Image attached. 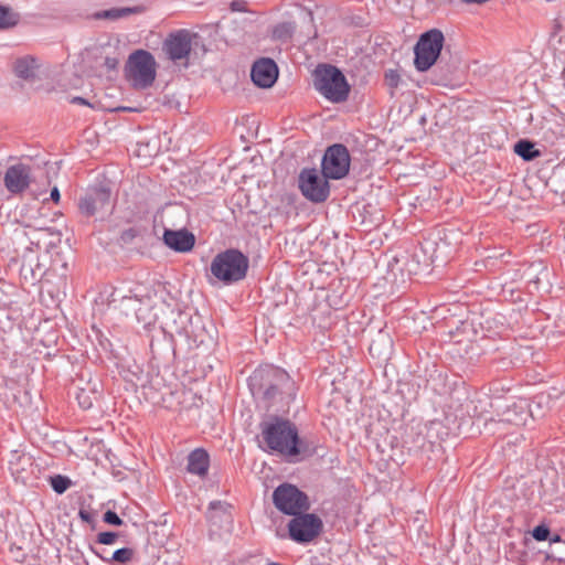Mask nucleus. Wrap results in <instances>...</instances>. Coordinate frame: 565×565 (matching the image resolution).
Returning a JSON list of instances; mask_svg holds the SVG:
<instances>
[{"mask_svg":"<svg viewBox=\"0 0 565 565\" xmlns=\"http://www.w3.org/2000/svg\"><path fill=\"white\" fill-rule=\"evenodd\" d=\"M260 433L266 450L279 454L290 461L296 458L311 457L316 454V445L307 438H300L297 426L289 419L273 416L268 420L262 422Z\"/></svg>","mask_w":565,"mask_h":565,"instance_id":"f257e3e1","label":"nucleus"},{"mask_svg":"<svg viewBox=\"0 0 565 565\" xmlns=\"http://www.w3.org/2000/svg\"><path fill=\"white\" fill-rule=\"evenodd\" d=\"M253 393L262 394L269 403L288 405L296 397L297 387L289 374L279 367L267 366L250 376Z\"/></svg>","mask_w":565,"mask_h":565,"instance_id":"f03ea898","label":"nucleus"},{"mask_svg":"<svg viewBox=\"0 0 565 565\" xmlns=\"http://www.w3.org/2000/svg\"><path fill=\"white\" fill-rule=\"evenodd\" d=\"M140 286L126 290L124 287H115L109 294L108 305L120 310L126 316L134 313L139 322L150 324L156 317L152 312L154 301L150 294H141Z\"/></svg>","mask_w":565,"mask_h":565,"instance_id":"7ed1b4c3","label":"nucleus"},{"mask_svg":"<svg viewBox=\"0 0 565 565\" xmlns=\"http://www.w3.org/2000/svg\"><path fill=\"white\" fill-rule=\"evenodd\" d=\"M248 267V257L238 249L230 248L215 255L210 270L224 285H232L246 277Z\"/></svg>","mask_w":565,"mask_h":565,"instance_id":"20e7f679","label":"nucleus"},{"mask_svg":"<svg viewBox=\"0 0 565 565\" xmlns=\"http://www.w3.org/2000/svg\"><path fill=\"white\" fill-rule=\"evenodd\" d=\"M315 88L332 103H343L350 94V85L343 73L330 64H320L313 72Z\"/></svg>","mask_w":565,"mask_h":565,"instance_id":"39448f33","label":"nucleus"},{"mask_svg":"<svg viewBox=\"0 0 565 565\" xmlns=\"http://www.w3.org/2000/svg\"><path fill=\"white\" fill-rule=\"evenodd\" d=\"M126 78L136 89H146L150 87L157 74V63L153 55L146 50H137L128 57L126 67Z\"/></svg>","mask_w":565,"mask_h":565,"instance_id":"423d86ee","label":"nucleus"},{"mask_svg":"<svg viewBox=\"0 0 565 565\" xmlns=\"http://www.w3.org/2000/svg\"><path fill=\"white\" fill-rule=\"evenodd\" d=\"M444 42V33L439 29H431L420 34L414 47V65L417 71L426 72L437 62Z\"/></svg>","mask_w":565,"mask_h":565,"instance_id":"0eeeda50","label":"nucleus"},{"mask_svg":"<svg viewBox=\"0 0 565 565\" xmlns=\"http://www.w3.org/2000/svg\"><path fill=\"white\" fill-rule=\"evenodd\" d=\"M200 36L188 30L175 31L164 40L162 50L168 58L173 63H179L184 67L189 66V57L193 45H198Z\"/></svg>","mask_w":565,"mask_h":565,"instance_id":"6e6552de","label":"nucleus"},{"mask_svg":"<svg viewBox=\"0 0 565 565\" xmlns=\"http://www.w3.org/2000/svg\"><path fill=\"white\" fill-rule=\"evenodd\" d=\"M273 501L275 507L287 515H298L309 509L307 494L290 483L277 487L273 493Z\"/></svg>","mask_w":565,"mask_h":565,"instance_id":"1a4fd4ad","label":"nucleus"},{"mask_svg":"<svg viewBox=\"0 0 565 565\" xmlns=\"http://www.w3.org/2000/svg\"><path fill=\"white\" fill-rule=\"evenodd\" d=\"M328 180L329 178L323 177V173L320 174L316 168H305L299 173V189L307 200L313 203H322L330 195Z\"/></svg>","mask_w":565,"mask_h":565,"instance_id":"9d476101","label":"nucleus"},{"mask_svg":"<svg viewBox=\"0 0 565 565\" xmlns=\"http://www.w3.org/2000/svg\"><path fill=\"white\" fill-rule=\"evenodd\" d=\"M350 162L348 148L342 143H334L328 147L323 154L321 173L331 180H340L349 173Z\"/></svg>","mask_w":565,"mask_h":565,"instance_id":"9b49d317","label":"nucleus"},{"mask_svg":"<svg viewBox=\"0 0 565 565\" xmlns=\"http://www.w3.org/2000/svg\"><path fill=\"white\" fill-rule=\"evenodd\" d=\"M111 202V189L105 183L90 185L77 202L82 215L90 217L106 210Z\"/></svg>","mask_w":565,"mask_h":565,"instance_id":"f8f14e48","label":"nucleus"},{"mask_svg":"<svg viewBox=\"0 0 565 565\" xmlns=\"http://www.w3.org/2000/svg\"><path fill=\"white\" fill-rule=\"evenodd\" d=\"M288 524L289 535L297 543H308L315 540L322 531L321 519L312 513L294 515Z\"/></svg>","mask_w":565,"mask_h":565,"instance_id":"ddd939ff","label":"nucleus"},{"mask_svg":"<svg viewBox=\"0 0 565 565\" xmlns=\"http://www.w3.org/2000/svg\"><path fill=\"white\" fill-rule=\"evenodd\" d=\"M31 172V168L24 163L10 166L3 178L6 189L12 194L22 193L32 181Z\"/></svg>","mask_w":565,"mask_h":565,"instance_id":"4468645a","label":"nucleus"},{"mask_svg":"<svg viewBox=\"0 0 565 565\" xmlns=\"http://www.w3.org/2000/svg\"><path fill=\"white\" fill-rule=\"evenodd\" d=\"M250 76L256 86L269 88L278 77L277 64L271 58L263 57L254 63Z\"/></svg>","mask_w":565,"mask_h":565,"instance_id":"2eb2a0df","label":"nucleus"},{"mask_svg":"<svg viewBox=\"0 0 565 565\" xmlns=\"http://www.w3.org/2000/svg\"><path fill=\"white\" fill-rule=\"evenodd\" d=\"M163 242L169 248L175 252L186 253L193 248L195 237L188 230L173 231L166 228L163 233Z\"/></svg>","mask_w":565,"mask_h":565,"instance_id":"dca6fc26","label":"nucleus"},{"mask_svg":"<svg viewBox=\"0 0 565 565\" xmlns=\"http://www.w3.org/2000/svg\"><path fill=\"white\" fill-rule=\"evenodd\" d=\"M532 415L525 401L514 402L503 412L500 422L514 426H523L526 424L527 417Z\"/></svg>","mask_w":565,"mask_h":565,"instance_id":"f3484780","label":"nucleus"},{"mask_svg":"<svg viewBox=\"0 0 565 565\" xmlns=\"http://www.w3.org/2000/svg\"><path fill=\"white\" fill-rule=\"evenodd\" d=\"M210 457L203 448H196L188 457V471L199 477H205L209 471Z\"/></svg>","mask_w":565,"mask_h":565,"instance_id":"a211bd4d","label":"nucleus"},{"mask_svg":"<svg viewBox=\"0 0 565 565\" xmlns=\"http://www.w3.org/2000/svg\"><path fill=\"white\" fill-rule=\"evenodd\" d=\"M95 554L106 563L125 565L132 561L135 551L130 547H122L115 551L109 557L102 556L98 552H95Z\"/></svg>","mask_w":565,"mask_h":565,"instance_id":"6ab92c4d","label":"nucleus"},{"mask_svg":"<svg viewBox=\"0 0 565 565\" xmlns=\"http://www.w3.org/2000/svg\"><path fill=\"white\" fill-rule=\"evenodd\" d=\"M514 152L525 161H531L540 156V151L529 140H519L514 146Z\"/></svg>","mask_w":565,"mask_h":565,"instance_id":"aec40b11","label":"nucleus"},{"mask_svg":"<svg viewBox=\"0 0 565 565\" xmlns=\"http://www.w3.org/2000/svg\"><path fill=\"white\" fill-rule=\"evenodd\" d=\"M34 58L22 57L17 60L14 64V72L20 78H31L34 75Z\"/></svg>","mask_w":565,"mask_h":565,"instance_id":"412c9836","label":"nucleus"},{"mask_svg":"<svg viewBox=\"0 0 565 565\" xmlns=\"http://www.w3.org/2000/svg\"><path fill=\"white\" fill-rule=\"evenodd\" d=\"M20 17L9 7L0 4V30H8L19 23Z\"/></svg>","mask_w":565,"mask_h":565,"instance_id":"4be33fe9","label":"nucleus"},{"mask_svg":"<svg viewBox=\"0 0 565 565\" xmlns=\"http://www.w3.org/2000/svg\"><path fill=\"white\" fill-rule=\"evenodd\" d=\"M296 31L295 22H282L275 26L273 35L278 40H289L292 38Z\"/></svg>","mask_w":565,"mask_h":565,"instance_id":"5701e85b","label":"nucleus"},{"mask_svg":"<svg viewBox=\"0 0 565 565\" xmlns=\"http://www.w3.org/2000/svg\"><path fill=\"white\" fill-rule=\"evenodd\" d=\"M50 483L53 490L58 494L64 493L72 484L71 480L67 477L61 475L51 477Z\"/></svg>","mask_w":565,"mask_h":565,"instance_id":"b1692460","label":"nucleus"},{"mask_svg":"<svg viewBox=\"0 0 565 565\" xmlns=\"http://www.w3.org/2000/svg\"><path fill=\"white\" fill-rule=\"evenodd\" d=\"M131 12L132 9L130 8L110 9L103 11V13L98 14V17L110 20H117L119 18L129 15Z\"/></svg>","mask_w":565,"mask_h":565,"instance_id":"393cba45","label":"nucleus"},{"mask_svg":"<svg viewBox=\"0 0 565 565\" xmlns=\"http://www.w3.org/2000/svg\"><path fill=\"white\" fill-rule=\"evenodd\" d=\"M385 83L386 85L394 89L399 85L401 76L397 71L395 70H388L385 72Z\"/></svg>","mask_w":565,"mask_h":565,"instance_id":"a878e982","label":"nucleus"},{"mask_svg":"<svg viewBox=\"0 0 565 565\" xmlns=\"http://www.w3.org/2000/svg\"><path fill=\"white\" fill-rule=\"evenodd\" d=\"M550 533L551 531L548 526H546L545 524H540L533 529L532 536L534 537V540L542 542L548 539Z\"/></svg>","mask_w":565,"mask_h":565,"instance_id":"bb28decb","label":"nucleus"},{"mask_svg":"<svg viewBox=\"0 0 565 565\" xmlns=\"http://www.w3.org/2000/svg\"><path fill=\"white\" fill-rule=\"evenodd\" d=\"M118 539V533L116 532H100L97 534L96 542L104 545L114 544Z\"/></svg>","mask_w":565,"mask_h":565,"instance_id":"cd10ccee","label":"nucleus"},{"mask_svg":"<svg viewBox=\"0 0 565 565\" xmlns=\"http://www.w3.org/2000/svg\"><path fill=\"white\" fill-rule=\"evenodd\" d=\"M76 399L78 402V405L83 408V409H88L93 406V402H92V398L90 396L88 395V393L85 391V390H81L77 395H76Z\"/></svg>","mask_w":565,"mask_h":565,"instance_id":"c85d7f7f","label":"nucleus"},{"mask_svg":"<svg viewBox=\"0 0 565 565\" xmlns=\"http://www.w3.org/2000/svg\"><path fill=\"white\" fill-rule=\"evenodd\" d=\"M9 552L11 554V557L17 562H24L28 556V553L23 547L15 546L14 544L10 546Z\"/></svg>","mask_w":565,"mask_h":565,"instance_id":"c756f323","label":"nucleus"},{"mask_svg":"<svg viewBox=\"0 0 565 565\" xmlns=\"http://www.w3.org/2000/svg\"><path fill=\"white\" fill-rule=\"evenodd\" d=\"M103 520L105 523L116 526H119L124 523L122 520L118 516V514L111 510H107L104 513Z\"/></svg>","mask_w":565,"mask_h":565,"instance_id":"7c9ffc66","label":"nucleus"},{"mask_svg":"<svg viewBox=\"0 0 565 565\" xmlns=\"http://www.w3.org/2000/svg\"><path fill=\"white\" fill-rule=\"evenodd\" d=\"M119 64V60L116 56H106L104 61V65L107 70L114 71L117 68Z\"/></svg>","mask_w":565,"mask_h":565,"instance_id":"2f4dec72","label":"nucleus"},{"mask_svg":"<svg viewBox=\"0 0 565 565\" xmlns=\"http://www.w3.org/2000/svg\"><path fill=\"white\" fill-rule=\"evenodd\" d=\"M227 507H228V504L226 502H223V501H220V500H215V501H211L210 502L209 510H222V511H225Z\"/></svg>","mask_w":565,"mask_h":565,"instance_id":"473e14b6","label":"nucleus"},{"mask_svg":"<svg viewBox=\"0 0 565 565\" xmlns=\"http://www.w3.org/2000/svg\"><path fill=\"white\" fill-rule=\"evenodd\" d=\"M245 4L243 0H234L231 2V10L236 12L245 11Z\"/></svg>","mask_w":565,"mask_h":565,"instance_id":"72a5a7b5","label":"nucleus"},{"mask_svg":"<svg viewBox=\"0 0 565 565\" xmlns=\"http://www.w3.org/2000/svg\"><path fill=\"white\" fill-rule=\"evenodd\" d=\"M78 515H79L81 520L84 522L90 523L93 521L90 513L84 509L79 510Z\"/></svg>","mask_w":565,"mask_h":565,"instance_id":"f704fd0d","label":"nucleus"},{"mask_svg":"<svg viewBox=\"0 0 565 565\" xmlns=\"http://www.w3.org/2000/svg\"><path fill=\"white\" fill-rule=\"evenodd\" d=\"M60 199H61V194H60V190L54 186L52 190H51V200L54 202V203H58L60 202Z\"/></svg>","mask_w":565,"mask_h":565,"instance_id":"c9c22d12","label":"nucleus"},{"mask_svg":"<svg viewBox=\"0 0 565 565\" xmlns=\"http://www.w3.org/2000/svg\"><path fill=\"white\" fill-rule=\"evenodd\" d=\"M136 231L134 228H129L122 233V239L128 241L136 237Z\"/></svg>","mask_w":565,"mask_h":565,"instance_id":"e433bc0d","label":"nucleus"},{"mask_svg":"<svg viewBox=\"0 0 565 565\" xmlns=\"http://www.w3.org/2000/svg\"><path fill=\"white\" fill-rule=\"evenodd\" d=\"M71 103H73V104H79V105H85V106H89V105H90V104H89L85 98L79 97V96H77V97H73V98H72V100H71Z\"/></svg>","mask_w":565,"mask_h":565,"instance_id":"4c0bfd02","label":"nucleus"},{"mask_svg":"<svg viewBox=\"0 0 565 565\" xmlns=\"http://www.w3.org/2000/svg\"><path fill=\"white\" fill-rule=\"evenodd\" d=\"M550 540H551V543H559V542H562V537L558 534H555Z\"/></svg>","mask_w":565,"mask_h":565,"instance_id":"58836bf2","label":"nucleus"},{"mask_svg":"<svg viewBox=\"0 0 565 565\" xmlns=\"http://www.w3.org/2000/svg\"><path fill=\"white\" fill-rule=\"evenodd\" d=\"M125 306H132V302L125 301Z\"/></svg>","mask_w":565,"mask_h":565,"instance_id":"ea45409f","label":"nucleus"}]
</instances>
